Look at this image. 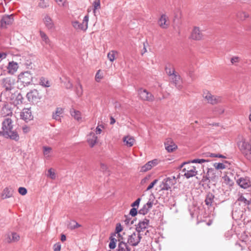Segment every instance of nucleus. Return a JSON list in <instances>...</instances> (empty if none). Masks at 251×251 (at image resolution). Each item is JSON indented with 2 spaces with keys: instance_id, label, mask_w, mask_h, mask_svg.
<instances>
[{
  "instance_id": "6e6d98bb",
  "label": "nucleus",
  "mask_w": 251,
  "mask_h": 251,
  "mask_svg": "<svg viewBox=\"0 0 251 251\" xmlns=\"http://www.w3.org/2000/svg\"><path fill=\"white\" fill-rule=\"evenodd\" d=\"M140 201L141 198H138L133 203L131 204V206L133 208H136V207H137V208L139 206Z\"/></svg>"
},
{
  "instance_id": "20e7f679",
  "label": "nucleus",
  "mask_w": 251,
  "mask_h": 251,
  "mask_svg": "<svg viewBox=\"0 0 251 251\" xmlns=\"http://www.w3.org/2000/svg\"><path fill=\"white\" fill-rule=\"evenodd\" d=\"M88 21L89 16L87 15L84 17L82 23H79L78 21L75 20L72 22V25L77 31H86L88 28Z\"/></svg>"
},
{
  "instance_id": "9b49d317",
  "label": "nucleus",
  "mask_w": 251,
  "mask_h": 251,
  "mask_svg": "<svg viewBox=\"0 0 251 251\" xmlns=\"http://www.w3.org/2000/svg\"><path fill=\"white\" fill-rule=\"evenodd\" d=\"M204 99L207 102L212 104H215L222 102L223 99L219 96L212 95L211 93L207 92L203 95Z\"/></svg>"
},
{
  "instance_id": "e2e57ef3",
  "label": "nucleus",
  "mask_w": 251,
  "mask_h": 251,
  "mask_svg": "<svg viewBox=\"0 0 251 251\" xmlns=\"http://www.w3.org/2000/svg\"><path fill=\"white\" fill-rule=\"evenodd\" d=\"M239 58L238 57H237V56L233 57L231 59V62L232 64H233L236 62H238L239 61Z\"/></svg>"
},
{
  "instance_id": "bb28decb",
  "label": "nucleus",
  "mask_w": 251,
  "mask_h": 251,
  "mask_svg": "<svg viewBox=\"0 0 251 251\" xmlns=\"http://www.w3.org/2000/svg\"><path fill=\"white\" fill-rule=\"evenodd\" d=\"M70 114L76 120L79 121L81 120V114L80 111L72 108L70 110Z\"/></svg>"
},
{
  "instance_id": "680f3d73",
  "label": "nucleus",
  "mask_w": 251,
  "mask_h": 251,
  "mask_svg": "<svg viewBox=\"0 0 251 251\" xmlns=\"http://www.w3.org/2000/svg\"><path fill=\"white\" fill-rule=\"evenodd\" d=\"M209 156L211 157L226 158V157L222 154L216 153H210Z\"/></svg>"
},
{
  "instance_id": "49530a36",
  "label": "nucleus",
  "mask_w": 251,
  "mask_h": 251,
  "mask_svg": "<svg viewBox=\"0 0 251 251\" xmlns=\"http://www.w3.org/2000/svg\"><path fill=\"white\" fill-rule=\"evenodd\" d=\"M214 167L217 170H223L226 168V165L222 163H215Z\"/></svg>"
},
{
  "instance_id": "c756f323",
  "label": "nucleus",
  "mask_w": 251,
  "mask_h": 251,
  "mask_svg": "<svg viewBox=\"0 0 251 251\" xmlns=\"http://www.w3.org/2000/svg\"><path fill=\"white\" fill-rule=\"evenodd\" d=\"M118 248V251H130V248L123 241L120 242Z\"/></svg>"
},
{
  "instance_id": "4c0bfd02",
  "label": "nucleus",
  "mask_w": 251,
  "mask_h": 251,
  "mask_svg": "<svg viewBox=\"0 0 251 251\" xmlns=\"http://www.w3.org/2000/svg\"><path fill=\"white\" fill-rule=\"evenodd\" d=\"M47 176L51 178V179H54L56 177V175L53 169L50 168L48 171Z\"/></svg>"
},
{
  "instance_id": "13d9d810",
  "label": "nucleus",
  "mask_w": 251,
  "mask_h": 251,
  "mask_svg": "<svg viewBox=\"0 0 251 251\" xmlns=\"http://www.w3.org/2000/svg\"><path fill=\"white\" fill-rule=\"evenodd\" d=\"M60 6H66V0H55Z\"/></svg>"
},
{
  "instance_id": "f704fd0d",
  "label": "nucleus",
  "mask_w": 251,
  "mask_h": 251,
  "mask_svg": "<svg viewBox=\"0 0 251 251\" xmlns=\"http://www.w3.org/2000/svg\"><path fill=\"white\" fill-rule=\"evenodd\" d=\"M40 84L43 87H49L50 86V82L46 78L41 77L40 79Z\"/></svg>"
},
{
  "instance_id": "bf43d9fd",
  "label": "nucleus",
  "mask_w": 251,
  "mask_h": 251,
  "mask_svg": "<svg viewBox=\"0 0 251 251\" xmlns=\"http://www.w3.org/2000/svg\"><path fill=\"white\" fill-rule=\"evenodd\" d=\"M54 251H60L61 244L59 243H56L53 246Z\"/></svg>"
},
{
  "instance_id": "79ce46f5",
  "label": "nucleus",
  "mask_w": 251,
  "mask_h": 251,
  "mask_svg": "<svg viewBox=\"0 0 251 251\" xmlns=\"http://www.w3.org/2000/svg\"><path fill=\"white\" fill-rule=\"evenodd\" d=\"M49 0H40L38 5L39 7L44 8L48 6Z\"/></svg>"
},
{
  "instance_id": "9d476101",
  "label": "nucleus",
  "mask_w": 251,
  "mask_h": 251,
  "mask_svg": "<svg viewBox=\"0 0 251 251\" xmlns=\"http://www.w3.org/2000/svg\"><path fill=\"white\" fill-rule=\"evenodd\" d=\"M142 238L141 235L137 231L133 232L128 235L127 243L132 246H136L140 243Z\"/></svg>"
},
{
  "instance_id": "7c9ffc66",
  "label": "nucleus",
  "mask_w": 251,
  "mask_h": 251,
  "mask_svg": "<svg viewBox=\"0 0 251 251\" xmlns=\"http://www.w3.org/2000/svg\"><path fill=\"white\" fill-rule=\"evenodd\" d=\"M118 54V52L117 51L115 50H111L107 54V58L110 62H112L115 60V56L117 55Z\"/></svg>"
},
{
  "instance_id": "5fc2aeb1",
  "label": "nucleus",
  "mask_w": 251,
  "mask_h": 251,
  "mask_svg": "<svg viewBox=\"0 0 251 251\" xmlns=\"http://www.w3.org/2000/svg\"><path fill=\"white\" fill-rule=\"evenodd\" d=\"M223 178L224 179V181L226 184L229 185H231L232 184L233 182L228 176H224Z\"/></svg>"
},
{
  "instance_id": "e433bc0d",
  "label": "nucleus",
  "mask_w": 251,
  "mask_h": 251,
  "mask_svg": "<svg viewBox=\"0 0 251 251\" xmlns=\"http://www.w3.org/2000/svg\"><path fill=\"white\" fill-rule=\"evenodd\" d=\"M93 13H96V10L100 8V0H95L93 2Z\"/></svg>"
},
{
  "instance_id": "cd10ccee",
  "label": "nucleus",
  "mask_w": 251,
  "mask_h": 251,
  "mask_svg": "<svg viewBox=\"0 0 251 251\" xmlns=\"http://www.w3.org/2000/svg\"><path fill=\"white\" fill-rule=\"evenodd\" d=\"M63 113V109L61 107H57L55 110V113L52 114L53 119L56 121H59L60 120V116Z\"/></svg>"
},
{
  "instance_id": "2eb2a0df",
  "label": "nucleus",
  "mask_w": 251,
  "mask_h": 251,
  "mask_svg": "<svg viewBox=\"0 0 251 251\" xmlns=\"http://www.w3.org/2000/svg\"><path fill=\"white\" fill-rule=\"evenodd\" d=\"M139 95L143 100L151 101L153 100V95L146 90L140 89L139 90Z\"/></svg>"
},
{
  "instance_id": "f3484780",
  "label": "nucleus",
  "mask_w": 251,
  "mask_h": 251,
  "mask_svg": "<svg viewBox=\"0 0 251 251\" xmlns=\"http://www.w3.org/2000/svg\"><path fill=\"white\" fill-rule=\"evenodd\" d=\"M10 99L11 100H12L13 104L15 105H18L22 103L23 100V97L22 95L18 92H16L12 94Z\"/></svg>"
},
{
  "instance_id": "412c9836",
  "label": "nucleus",
  "mask_w": 251,
  "mask_h": 251,
  "mask_svg": "<svg viewBox=\"0 0 251 251\" xmlns=\"http://www.w3.org/2000/svg\"><path fill=\"white\" fill-rule=\"evenodd\" d=\"M168 17L166 15H161L158 21V24L159 26L162 28H167L169 25V22L168 21Z\"/></svg>"
},
{
  "instance_id": "6ab92c4d",
  "label": "nucleus",
  "mask_w": 251,
  "mask_h": 251,
  "mask_svg": "<svg viewBox=\"0 0 251 251\" xmlns=\"http://www.w3.org/2000/svg\"><path fill=\"white\" fill-rule=\"evenodd\" d=\"M19 65L17 62H9L7 66V72L10 75H13L17 71Z\"/></svg>"
},
{
  "instance_id": "c03bdc74",
  "label": "nucleus",
  "mask_w": 251,
  "mask_h": 251,
  "mask_svg": "<svg viewBox=\"0 0 251 251\" xmlns=\"http://www.w3.org/2000/svg\"><path fill=\"white\" fill-rule=\"evenodd\" d=\"M116 242L117 240L115 238L111 237L110 242L109 244V248L111 249H114L116 246Z\"/></svg>"
},
{
  "instance_id": "0e129e2a",
  "label": "nucleus",
  "mask_w": 251,
  "mask_h": 251,
  "mask_svg": "<svg viewBox=\"0 0 251 251\" xmlns=\"http://www.w3.org/2000/svg\"><path fill=\"white\" fill-rule=\"evenodd\" d=\"M125 222L126 224V225H128V224L132 225L133 223V221H130V220L129 218H128L127 217L126 218Z\"/></svg>"
},
{
  "instance_id": "69168bd1",
  "label": "nucleus",
  "mask_w": 251,
  "mask_h": 251,
  "mask_svg": "<svg viewBox=\"0 0 251 251\" xmlns=\"http://www.w3.org/2000/svg\"><path fill=\"white\" fill-rule=\"evenodd\" d=\"M68 227L71 229H75V224H73V221L69 223Z\"/></svg>"
},
{
  "instance_id": "f03ea898",
  "label": "nucleus",
  "mask_w": 251,
  "mask_h": 251,
  "mask_svg": "<svg viewBox=\"0 0 251 251\" xmlns=\"http://www.w3.org/2000/svg\"><path fill=\"white\" fill-rule=\"evenodd\" d=\"M166 72L170 76L171 83L178 90L183 88V80L180 75L176 72L175 68L171 64H168L166 67Z\"/></svg>"
},
{
  "instance_id": "c85d7f7f",
  "label": "nucleus",
  "mask_w": 251,
  "mask_h": 251,
  "mask_svg": "<svg viewBox=\"0 0 251 251\" xmlns=\"http://www.w3.org/2000/svg\"><path fill=\"white\" fill-rule=\"evenodd\" d=\"M238 183L239 186L244 189L247 188L250 186L249 180L245 178H240L238 181Z\"/></svg>"
},
{
  "instance_id": "b1692460",
  "label": "nucleus",
  "mask_w": 251,
  "mask_h": 251,
  "mask_svg": "<svg viewBox=\"0 0 251 251\" xmlns=\"http://www.w3.org/2000/svg\"><path fill=\"white\" fill-rule=\"evenodd\" d=\"M19 239L20 236L15 232H12L7 235L5 241L7 243L15 242L19 241Z\"/></svg>"
},
{
  "instance_id": "4be33fe9",
  "label": "nucleus",
  "mask_w": 251,
  "mask_h": 251,
  "mask_svg": "<svg viewBox=\"0 0 251 251\" xmlns=\"http://www.w3.org/2000/svg\"><path fill=\"white\" fill-rule=\"evenodd\" d=\"M21 117L25 121L31 120L32 119V116L30 109L28 108L23 109V111L21 113Z\"/></svg>"
},
{
  "instance_id": "ddd939ff",
  "label": "nucleus",
  "mask_w": 251,
  "mask_h": 251,
  "mask_svg": "<svg viewBox=\"0 0 251 251\" xmlns=\"http://www.w3.org/2000/svg\"><path fill=\"white\" fill-rule=\"evenodd\" d=\"M158 163V162L157 159L150 161L141 168L140 172H146L151 170L152 167L156 166Z\"/></svg>"
},
{
  "instance_id": "774afa93",
  "label": "nucleus",
  "mask_w": 251,
  "mask_h": 251,
  "mask_svg": "<svg viewBox=\"0 0 251 251\" xmlns=\"http://www.w3.org/2000/svg\"><path fill=\"white\" fill-rule=\"evenodd\" d=\"M6 54L3 52H0V59L6 58Z\"/></svg>"
},
{
  "instance_id": "de8ad7c7",
  "label": "nucleus",
  "mask_w": 251,
  "mask_h": 251,
  "mask_svg": "<svg viewBox=\"0 0 251 251\" xmlns=\"http://www.w3.org/2000/svg\"><path fill=\"white\" fill-rule=\"evenodd\" d=\"M208 162V160L204 159H195L192 160L191 161H189V162L191 163H199V164H202L204 162Z\"/></svg>"
},
{
  "instance_id": "1a4fd4ad",
  "label": "nucleus",
  "mask_w": 251,
  "mask_h": 251,
  "mask_svg": "<svg viewBox=\"0 0 251 251\" xmlns=\"http://www.w3.org/2000/svg\"><path fill=\"white\" fill-rule=\"evenodd\" d=\"M15 79L11 77L4 78L1 80V85L6 91L9 92L14 88Z\"/></svg>"
},
{
  "instance_id": "c9c22d12",
  "label": "nucleus",
  "mask_w": 251,
  "mask_h": 251,
  "mask_svg": "<svg viewBox=\"0 0 251 251\" xmlns=\"http://www.w3.org/2000/svg\"><path fill=\"white\" fill-rule=\"evenodd\" d=\"M237 202H239V204H240L241 203L243 204L244 206H246L247 204L249 203V201L242 195H241L238 198Z\"/></svg>"
},
{
  "instance_id": "58836bf2",
  "label": "nucleus",
  "mask_w": 251,
  "mask_h": 251,
  "mask_svg": "<svg viewBox=\"0 0 251 251\" xmlns=\"http://www.w3.org/2000/svg\"><path fill=\"white\" fill-rule=\"evenodd\" d=\"M123 230V227L121 225V224L118 223L117 224L115 228V232L118 234V236L121 238V239H123V237L121 236L120 232H121Z\"/></svg>"
},
{
  "instance_id": "338daca9",
  "label": "nucleus",
  "mask_w": 251,
  "mask_h": 251,
  "mask_svg": "<svg viewBox=\"0 0 251 251\" xmlns=\"http://www.w3.org/2000/svg\"><path fill=\"white\" fill-rule=\"evenodd\" d=\"M23 131L24 133H27L29 131V128L27 126H24L23 127Z\"/></svg>"
},
{
  "instance_id": "5701e85b",
  "label": "nucleus",
  "mask_w": 251,
  "mask_h": 251,
  "mask_svg": "<svg viewBox=\"0 0 251 251\" xmlns=\"http://www.w3.org/2000/svg\"><path fill=\"white\" fill-rule=\"evenodd\" d=\"M98 137L94 132H90L87 136V142L91 147H93L97 142Z\"/></svg>"
},
{
  "instance_id": "a211bd4d",
  "label": "nucleus",
  "mask_w": 251,
  "mask_h": 251,
  "mask_svg": "<svg viewBox=\"0 0 251 251\" xmlns=\"http://www.w3.org/2000/svg\"><path fill=\"white\" fill-rule=\"evenodd\" d=\"M191 37L192 39L196 40H199L202 39L203 35L199 27L195 26L193 28Z\"/></svg>"
},
{
  "instance_id": "09e8293b",
  "label": "nucleus",
  "mask_w": 251,
  "mask_h": 251,
  "mask_svg": "<svg viewBox=\"0 0 251 251\" xmlns=\"http://www.w3.org/2000/svg\"><path fill=\"white\" fill-rule=\"evenodd\" d=\"M143 49L141 51V55H144V54L147 52V48L149 45L148 42L146 41L143 43Z\"/></svg>"
},
{
  "instance_id": "603ef678",
  "label": "nucleus",
  "mask_w": 251,
  "mask_h": 251,
  "mask_svg": "<svg viewBox=\"0 0 251 251\" xmlns=\"http://www.w3.org/2000/svg\"><path fill=\"white\" fill-rule=\"evenodd\" d=\"M158 179H155L152 182L150 183V184L148 186V187L146 189V191H149L151 189H152L153 186L158 182Z\"/></svg>"
},
{
  "instance_id": "39448f33",
  "label": "nucleus",
  "mask_w": 251,
  "mask_h": 251,
  "mask_svg": "<svg viewBox=\"0 0 251 251\" xmlns=\"http://www.w3.org/2000/svg\"><path fill=\"white\" fill-rule=\"evenodd\" d=\"M238 147L240 150L244 151L246 158L251 161V143L250 144H248L245 141L239 142Z\"/></svg>"
},
{
  "instance_id": "37998d69",
  "label": "nucleus",
  "mask_w": 251,
  "mask_h": 251,
  "mask_svg": "<svg viewBox=\"0 0 251 251\" xmlns=\"http://www.w3.org/2000/svg\"><path fill=\"white\" fill-rule=\"evenodd\" d=\"M104 126L100 124L98 125L95 129V132L97 135L100 134L102 132V130L104 129Z\"/></svg>"
},
{
  "instance_id": "7ed1b4c3",
  "label": "nucleus",
  "mask_w": 251,
  "mask_h": 251,
  "mask_svg": "<svg viewBox=\"0 0 251 251\" xmlns=\"http://www.w3.org/2000/svg\"><path fill=\"white\" fill-rule=\"evenodd\" d=\"M184 166L182 171L184 172V176L187 178H189L195 176L197 174L196 167L190 165L189 162H184L181 165V167Z\"/></svg>"
},
{
  "instance_id": "dca6fc26",
  "label": "nucleus",
  "mask_w": 251,
  "mask_h": 251,
  "mask_svg": "<svg viewBox=\"0 0 251 251\" xmlns=\"http://www.w3.org/2000/svg\"><path fill=\"white\" fill-rule=\"evenodd\" d=\"M149 224V220L147 219H144L143 221H140L138 224L137 226L136 227V230L139 233L140 232L144 231L148 226Z\"/></svg>"
},
{
  "instance_id": "a19ab883",
  "label": "nucleus",
  "mask_w": 251,
  "mask_h": 251,
  "mask_svg": "<svg viewBox=\"0 0 251 251\" xmlns=\"http://www.w3.org/2000/svg\"><path fill=\"white\" fill-rule=\"evenodd\" d=\"M151 175H148L146 176L141 180V182H140L141 184L142 185H145V184L148 183L150 181V180L151 179Z\"/></svg>"
},
{
  "instance_id": "4468645a",
  "label": "nucleus",
  "mask_w": 251,
  "mask_h": 251,
  "mask_svg": "<svg viewBox=\"0 0 251 251\" xmlns=\"http://www.w3.org/2000/svg\"><path fill=\"white\" fill-rule=\"evenodd\" d=\"M43 22L48 29L53 30L55 29V25L51 18L49 15H46L44 17L43 19Z\"/></svg>"
},
{
  "instance_id": "4d7b16f0",
  "label": "nucleus",
  "mask_w": 251,
  "mask_h": 251,
  "mask_svg": "<svg viewBox=\"0 0 251 251\" xmlns=\"http://www.w3.org/2000/svg\"><path fill=\"white\" fill-rule=\"evenodd\" d=\"M145 204L147 207L151 209L153 205V200L149 199V201Z\"/></svg>"
},
{
  "instance_id": "6e6552de",
  "label": "nucleus",
  "mask_w": 251,
  "mask_h": 251,
  "mask_svg": "<svg viewBox=\"0 0 251 251\" xmlns=\"http://www.w3.org/2000/svg\"><path fill=\"white\" fill-rule=\"evenodd\" d=\"M176 183L175 176L169 177L163 179L160 187L162 190H169Z\"/></svg>"
},
{
  "instance_id": "a878e982",
  "label": "nucleus",
  "mask_w": 251,
  "mask_h": 251,
  "mask_svg": "<svg viewBox=\"0 0 251 251\" xmlns=\"http://www.w3.org/2000/svg\"><path fill=\"white\" fill-rule=\"evenodd\" d=\"M165 147L168 152H172L177 148L176 145L171 141H168L165 143Z\"/></svg>"
},
{
  "instance_id": "8fccbe9b",
  "label": "nucleus",
  "mask_w": 251,
  "mask_h": 251,
  "mask_svg": "<svg viewBox=\"0 0 251 251\" xmlns=\"http://www.w3.org/2000/svg\"><path fill=\"white\" fill-rule=\"evenodd\" d=\"M103 77L102 74L101 73L100 70H99L95 75V79L97 82H99Z\"/></svg>"
},
{
  "instance_id": "473e14b6",
  "label": "nucleus",
  "mask_w": 251,
  "mask_h": 251,
  "mask_svg": "<svg viewBox=\"0 0 251 251\" xmlns=\"http://www.w3.org/2000/svg\"><path fill=\"white\" fill-rule=\"evenodd\" d=\"M40 35L43 42H44L46 45L50 44V40L48 35L44 31L41 30L40 31Z\"/></svg>"
},
{
  "instance_id": "aec40b11",
  "label": "nucleus",
  "mask_w": 251,
  "mask_h": 251,
  "mask_svg": "<svg viewBox=\"0 0 251 251\" xmlns=\"http://www.w3.org/2000/svg\"><path fill=\"white\" fill-rule=\"evenodd\" d=\"M123 141L124 145L127 147H131L135 142L134 138L130 135H127L124 137Z\"/></svg>"
},
{
  "instance_id": "052dcab7",
  "label": "nucleus",
  "mask_w": 251,
  "mask_h": 251,
  "mask_svg": "<svg viewBox=\"0 0 251 251\" xmlns=\"http://www.w3.org/2000/svg\"><path fill=\"white\" fill-rule=\"evenodd\" d=\"M137 208H132L129 212V214L132 216H135L137 215Z\"/></svg>"
},
{
  "instance_id": "423d86ee",
  "label": "nucleus",
  "mask_w": 251,
  "mask_h": 251,
  "mask_svg": "<svg viewBox=\"0 0 251 251\" xmlns=\"http://www.w3.org/2000/svg\"><path fill=\"white\" fill-rule=\"evenodd\" d=\"M33 75L29 71L21 73L18 75V81L22 83L24 86H27L32 81Z\"/></svg>"
},
{
  "instance_id": "0eeeda50",
  "label": "nucleus",
  "mask_w": 251,
  "mask_h": 251,
  "mask_svg": "<svg viewBox=\"0 0 251 251\" xmlns=\"http://www.w3.org/2000/svg\"><path fill=\"white\" fill-rule=\"evenodd\" d=\"M14 21V14H4L1 16L0 20V26L2 28H7L13 24Z\"/></svg>"
},
{
  "instance_id": "f257e3e1",
  "label": "nucleus",
  "mask_w": 251,
  "mask_h": 251,
  "mask_svg": "<svg viewBox=\"0 0 251 251\" xmlns=\"http://www.w3.org/2000/svg\"><path fill=\"white\" fill-rule=\"evenodd\" d=\"M2 130L0 134L5 137H9L12 140L18 141L19 135L16 131L13 130L12 121L9 118H6L2 123Z\"/></svg>"
},
{
  "instance_id": "f8f14e48",
  "label": "nucleus",
  "mask_w": 251,
  "mask_h": 251,
  "mask_svg": "<svg viewBox=\"0 0 251 251\" xmlns=\"http://www.w3.org/2000/svg\"><path fill=\"white\" fill-rule=\"evenodd\" d=\"M26 97L29 101L37 102L41 98L37 90L34 89L27 93Z\"/></svg>"
},
{
  "instance_id": "a18cd8bd",
  "label": "nucleus",
  "mask_w": 251,
  "mask_h": 251,
  "mask_svg": "<svg viewBox=\"0 0 251 251\" xmlns=\"http://www.w3.org/2000/svg\"><path fill=\"white\" fill-rule=\"evenodd\" d=\"M237 17L241 20H244L246 18L249 17V14H247L246 12H242L239 13L237 14Z\"/></svg>"
},
{
  "instance_id": "864d4df0",
  "label": "nucleus",
  "mask_w": 251,
  "mask_h": 251,
  "mask_svg": "<svg viewBox=\"0 0 251 251\" xmlns=\"http://www.w3.org/2000/svg\"><path fill=\"white\" fill-rule=\"evenodd\" d=\"M18 192L21 195L24 196L26 194L27 190L25 187H21L19 188Z\"/></svg>"
},
{
  "instance_id": "3c124183",
  "label": "nucleus",
  "mask_w": 251,
  "mask_h": 251,
  "mask_svg": "<svg viewBox=\"0 0 251 251\" xmlns=\"http://www.w3.org/2000/svg\"><path fill=\"white\" fill-rule=\"evenodd\" d=\"M82 93H83L82 86L79 82L77 84V94L78 96H80L82 95Z\"/></svg>"
},
{
  "instance_id": "ea45409f",
  "label": "nucleus",
  "mask_w": 251,
  "mask_h": 251,
  "mask_svg": "<svg viewBox=\"0 0 251 251\" xmlns=\"http://www.w3.org/2000/svg\"><path fill=\"white\" fill-rule=\"evenodd\" d=\"M151 209L148 208L146 206V205L145 204L144 206L141 208L139 211V213L142 215H145Z\"/></svg>"
},
{
  "instance_id": "2f4dec72",
  "label": "nucleus",
  "mask_w": 251,
  "mask_h": 251,
  "mask_svg": "<svg viewBox=\"0 0 251 251\" xmlns=\"http://www.w3.org/2000/svg\"><path fill=\"white\" fill-rule=\"evenodd\" d=\"M214 196L211 193H209L207 195L206 199L205 200V204L207 206H211L212 203L213 202Z\"/></svg>"
},
{
  "instance_id": "393cba45",
  "label": "nucleus",
  "mask_w": 251,
  "mask_h": 251,
  "mask_svg": "<svg viewBox=\"0 0 251 251\" xmlns=\"http://www.w3.org/2000/svg\"><path fill=\"white\" fill-rule=\"evenodd\" d=\"M13 194V190L12 189V188L6 187L4 189L1 194V197L3 199L9 198L12 197Z\"/></svg>"
},
{
  "instance_id": "72a5a7b5",
  "label": "nucleus",
  "mask_w": 251,
  "mask_h": 251,
  "mask_svg": "<svg viewBox=\"0 0 251 251\" xmlns=\"http://www.w3.org/2000/svg\"><path fill=\"white\" fill-rule=\"evenodd\" d=\"M43 149V154L46 158H50L51 155V148L50 147L44 146Z\"/></svg>"
}]
</instances>
